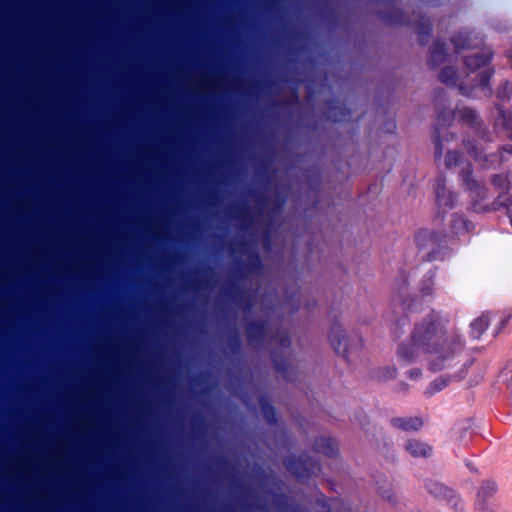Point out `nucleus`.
<instances>
[{
	"label": "nucleus",
	"instance_id": "f257e3e1",
	"mask_svg": "<svg viewBox=\"0 0 512 512\" xmlns=\"http://www.w3.org/2000/svg\"><path fill=\"white\" fill-rule=\"evenodd\" d=\"M463 346L462 337L456 331H447L443 319L433 311L415 325L410 341L400 345L398 358L411 363L426 355L431 368L441 370L450 364Z\"/></svg>",
	"mask_w": 512,
	"mask_h": 512
},
{
	"label": "nucleus",
	"instance_id": "f03ea898",
	"mask_svg": "<svg viewBox=\"0 0 512 512\" xmlns=\"http://www.w3.org/2000/svg\"><path fill=\"white\" fill-rule=\"evenodd\" d=\"M437 110V118L435 123V157L440 158L443 154V141H449L448 133H445V129L447 127L452 126L453 122L458 119L463 124L467 125L472 132L477 136L480 143V148L474 145L472 141L469 139L464 140V146L466 147L468 153L475 160H482L486 166H493L498 162V155H486L483 154L485 148L483 147V143L491 141V137L488 136L485 131L482 129V123L478 119L476 112L470 108H458L457 111L451 112L442 110L440 111V107L436 104Z\"/></svg>",
	"mask_w": 512,
	"mask_h": 512
},
{
	"label": "nucleus",
	"instance_id": "7ed1b4c3",
	"mask_svg": "<svg viewBox=\"0 0 512 512\" xmlns=\"http://www.w3.org/2000/svg\"><path fill=\"white\" fill-rule=\"evenodd\" d=\"M492 52L490 49L483 50L480 54L467 56L464 59V65L467 69V78L473 83L468 85L464 82L458 83V75L452 67H445L439 74V80L447 86H457L461 95L466 97H480L479 93L484 96H491V88L489 81L494 73L493 69L487 65L492 60Z\"/></svg>",
	"mask_w": 512,
	"mask_h": 512
},
{
	"label": "nucleus",
	"instance_id": "20e7f679",
	"mask_svg": "<svg viewBox=\"0 0 512 512\" xmlns=\"http://www.w3.org/2000/svg\"><path fill=\"white\" fill-rule=\"evenodd\" d=\"M445 165L448 168L463 165L461 177L474 200V210L477 212L486 210V207L481 205L480 202L486 199L487 189L481 183L472 178L471 165L469 163L464 164L462 156L457 151H449L447 153L445 157Z\"/></svg>",
	"mask_w": 512,
	"mask_h": 512
},
{
	"label": "nucleus",
	"instance_id": "39448f33",
	"mask_svg": "<svg viewBox=\"0 0 512 512\" xmlns=\"http://www.w3.org/2000/svg\"><path fill=\"white\" fill-rule=\"evenodd\" d=\"M497 99L501 104L512 103V80H506L501 84L497 90ZM497 110L496 125H501L507 137L512 140V114L507 113L500 104H497Z\"/></svg>",
	"mask_w": 512,
	"mask_h": 512
},
{
	"label": "nucleus",
	"instance_id": "423d86ee",
	"mask_svg": "<svg viewBox=\"0 0 512 512\" xmlns=\"http://www.w3.org/2000/svg\"><path fill=\"white\" fill-rule=\"evenodd\" d=\"M285 466L299 480H304L320 471L318 462L308 457L305 459L289 457L285 459Z\"/></svg>",
	"mask_w": 512,
	"mask_h": 512
},
{
	"label": "nucleus",
	"instance_id": "0eeeda50",
	"mask_svg": "<svg viewBox=\"0 0 512 512\" xmlns=\"http://www.w3.org/2000/svg\"><path fill=\"white\" fill-rule=\"evenodd\" d=\"M435 197L438 213H445L452 209L456 203V196L446 187V180L443 176L436 179Z\"/></svg>",
	"mask_w": 512,
	"mask_h": 512
},
{
	"label": "nucleus",
	"instance_id": "6e6552de",
	"mask_svg": "<svg viewBox=\"0 0 512 512\" xmlns=\"http://www.w3.org/2000/svg\"><path fill=\"white\" fill-rule=\"evenodd\" d=\"M329 339L335 352L344 358H349V349L347 339L339 325H333L330 330Z\"/></svg>",
	"mask_w": 512,
	"mask_h": 512
},
{
	"label": "nucleus",
	"instance_id": "1a4fd4ad",
	"mask_svg": "<svg viewBox=\"0 0 512 512\" xmlns=\"http://www.w3.org/2000/svg\"><path fill=\"white\" fill-rule=\"evenodd\" d=\"M472 32L463 31L452 38V43L457 53L464 49L478 48L482 45L483 40L478 36H473Z\"/></svg>",
	"mask_w": 512,
	"mask_h": 512
},
{
	"label": "nucleus",
	"instance_id": "9d476101",
	"mask_svg": "<svg viewBox=\"0 0 512 512\" xmlns=\"http://www.w3.org/2000/svg\"><path fill=\"white\" fill-rule=\"evenodd\" d=\"M394 427L404 431H416L423 425V421L419 417H397L391 420Z\"/></svg>",
	"mask_w": 512,
	"mask_h": 512
},
{
	"label": "nucleus",
	"instance_id": "9b49d317",
	"mask_svg": "<svg viewBox=\"0 0 512 512\" xmlns=\"http://www.w3.org/2000/svg\"><path fill=\"white\" fill-rule=\"evenodd\" d=\"M314 447L317 452L322 453L330 458L336 456L338 452L337 443L334 440L326 437L317 439Z\"/></svg>",
	"mask_w": 512,
	"mask_h": 512
},
{
	"label": "nucleus",
	"instance_id": "f8f14e48",
	"mask_svg": "<svg viewBox=\"0 0 512 512\" xmlns=\"http://www.w3.org/2000/svg\"><path fill=\"white\" fill-rule=\"evenodd\" d=\"M405 448L413 457H427L431 451L426 443L415 439L407 441Z\"/></svg>",
	"mask_w": 512,
	"mask_h": 512
},
{
	"label": "nucleus",
	"instance_id": "ddd939ff",
	"mask_svg": "<svg viewBox=\"0 0 512 512\" xmlns=\"http://www.w3.org/2000/svg\"><path fill=\"white\" fill-rule=\"evenodd\" d=\"M489 313H483L470 324V335L474 339H478L489 325Z\"/></svg>",
	"mask_w": 512,
	"mask_h": 512
},
{
	"label": "nucleus",
	"instance_id": "4468645a",
	"mask_svg": "<svg viewBox=\"0 0 512 512\" xmlns=\"http://www.w3.org/2000/svg\"><path fill=\"white\" fill-rule=\"evenodd\" d=\"M415 241L419 247H425L428 246V242L433 246L439 245L442 242V239L440 235L435 232L421 230L416 234Z\"/></svg>",
	"mask_w": 512,
	"mask_h": 512
},
{
	"label": "nucleus",
	"instance_id": "2eb2a0df",
	"mask_svg": "<svg viewBox=\"0 0 512 512\" xmlns=\"http://www.w3.org/2000/svg\"><path fill=\"white\" fill-rule=\"evenodd\" d=\"M266 327L261 321L251 322L246 328V334L250 342L262 340L265 336Z\"/></svg>",
	"mask_w": 512,
	"mask_h": 512
},
{
	"label": "nucleus",
	"instance_id": "dca6fc26",
	"mask_svg": "<svg viewBox=\"0 0 512 512\" xmlns=\"http://www.w3.org/2000/svg\"><path fill=\"white\" fill-rule=\"evenodd\" d=\"M446 57L445 47L440 42H435L430 50L429 64L432 67L438 66Z\"/></svg>",
	"mask_w": 512,
	"mask_h": 512
},
{
	"label": "nucleus",
	"instance_id": "f3484780",
	"mask_svg": "<svg viewBox=\"0 0 512 512\" xmlns=\"http://www.w3.org/2000/svg\"><path fill=\"white\" fill-rule=\"evenodd\" d=\"M435 271L430 270L422 279L419 291L422 297H429L433 294Z\"/></svg>",
	"mask_w": 512,
	"mask_h": 512
},
{
	"label": "nucleus",
	"instance_id": "a211bd4d",
	"mask_svg": "<svg viewBox=\"0 0 512 512\" xmlns=\"http://www.w3.org/2000/svg\"><path fill=\"white\" fill-rule=\"evenodd\" d=\"M450 383V378L445 376H439L434 381H432L428 388L425 391V394L428 396H432L437 392L442 391L446 388Z\"/></svg>",
	"mask_w": 512,
	"mask_h": 512
},
{
	"label": "nucleus",
	"instance_id": "6ab92c4d",
	"mask_svg": "<svg viewBox=\"0 0 512 512\" xmlns=\"http://www.w3.org/2000/svg\"><path fill=\"white\" fill-rule=\"evenodd\" d=\"M470 224L467 222V220L461 216V215H453L452 221H451V233L453 234H459L464 231L469 230Z\"/></svg>",
	"mask_w": 512,
	"mask_h": 512
},
{
	"label": "nucleus",
	"instance_id": "aec40b11",
	"mask_svg": "<svg viewBox=\"0 0 512 512\" xmlns=\"http://www.w3.org/2000/svg\"><path fill=\"white\" fill-rule=\"evenodd\" d=\"M512 184V176L510 175H496L493 178V185L501 192L506 193Z\"/></svg>",
	"mask_w": 512,
	"mask_h": 512
},
{
	"label": "nucleus",
	"instance_id": "412c9836",
	"mask_svg": "<svg viewBox=\"0 0 512 512\" xmlns=\"http://www.w3.org/2000/svg\"><path fill=\"white\" fill-rule=\"evenodd\" d=\"M497 490V486L494 482L492 481H486L484 482L478 493H477V497L479 500H486L487 498H489L490 496H492Z\"/></svg>",
	"mask_w": 512,
	"mask_h": 512
},
{
	"label": "nucleus",
	"instance_id": "4be33fe9",
	"mask_svg": "<svg viewBox=\"0 0 512 512\" xmlns=\"http://www.w3.org/2000/svg\"><path fill=\"white\" fill-rule=\"evenodd\" d=\"M431 32V23L428 19L423 20L417 27V33L419 36V42L421 45L427 43V38Z\"/></svg>",
	"mask_w": 512,
	"mask_h": 512
},
{
	"label": "nucleus",
	"instance_id": "5701e85b",
	"mask_svg": "<svg viewBox=\"0 0 512 512\" xmlns=\"http://www.w3.org/2000/svg\"><path fill=\"white\" fill-rule=\"evenodd\" d=\"M260 407L261 413L264 416V418L269 423H274L276 421V415L273 406L269 402L262 400L260 403Z\"/></svg>",
	"mask_w": 512,
	"mask_h": 512
},
{
	"label": "nucleus",
	"instance_id": "b1692460",
	"mask_svg": "<svg viewBox=\"0 0 512 512\" xmlns=\"http://www.w3.org/2000/svg\"><path fill=\"white\" fill-rule=\"evenodd\" d=\"M421 376V370L420 369H411L409 372H408V377L410 379H418L419 377Z\"/></svg>",
	"mask_w": 512,
	"mask_h": 512
},
{
	"label": "nucleus",
	"instance_id": "393cba45",
	"mask_svg": "<svg viewBox=\"0 0 512 512\" xmlns=\"http://www.w3.org/2000/svg\"><path fill=\"white\" fill-rule=\"evenodd\" d=\"M387 373H388V376H387V377H389V378H393V377H395V375H396V370H395L394 368H388V369H387Z\"/></svg>",
	"mask_w": 512,
	"mask_h": 512
},
{
	"label": "nucleus",
	"instance_id": "a878e982",
	"mask_svg": "<svg viewBox=\"0 0 512 512\" xmlns=\"http://www.w3.org/2000/svg\"><path fill=\"white\" fill-rule=\"evenodd\" d=\"M512 319V317H508L506 319H503L501 322H500V329H503L507 324L508 322Z\"/></svg>",
	"mask_w": 512,
	"mask_h": 512
},
{
	"label": "nucleus",
	"instance_id": "bb28decb",
	"mask_svg": "<svg viewBox=\"0 0 512 512\" xmlns=\"http://www.w3.org/2000/svg\"><path fill=\"white\" fill-rule=\"evenodd\" d=\"M407 286V279L403 278L401 279L399 289H404Z\"/></svg>",
	"mask_w": 512,
	"mask_h": 512
},
{
	"label": "nucleus",
	"instance_id": "cd10ccee",
	"mask_svg": "<svg viewBox=\"0 0 512 512\" xmlns=\"http://www.w3.org/2000/svg\"><path fill=\"white\" fill-rule=\"evenodd\" d=\"M381 496H382L383 498H386V499L390 500V496H389V495H386L384 492H383V493H381Z\"/></svg>",
	"mask_w": 512,
	"mask_h": 512
},
{
	"label": "nucleus",
	"instance_id": "c85d7f7f",
	"mask_svg": "<svg viewBox=\"0 0 512 512\" xmlns=\"http://www.w3.org/2000/svg\"><path fill=\"white\" fill-rule=\"evenodd\" d=\"M504 150L512 154V147L509 150H507V149H504Z\"/></svg>",
	"mask_w": 512,
	"mask_h": 512
},
{
	"label": "nucleus",
	"instance_id": "c756f323",
	"mask_svg": "<svg viewBox=\"0 0 512 512\" xmlns=\"http://www.w3.org/2000/svg\"><path fill=\"white\" fill-rule=\"evenodd\" d=\"M442 96H444V92L439 93V97H442Z\"/></svg>",
	"mask_w": 512,
	"mask_h": 512
}]
</instances>
